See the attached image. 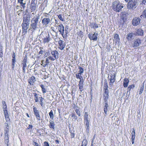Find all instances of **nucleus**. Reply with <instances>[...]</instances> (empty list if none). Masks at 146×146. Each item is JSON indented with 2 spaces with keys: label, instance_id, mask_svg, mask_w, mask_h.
Here are the masks:
<instances>
[{
  "label": "nucleus",
  "instance_id": "nucleus-11",
  "mask_svg": "<svg viewBox=\"0 0 146 146\" xmlns=\"http://www.w3.org/2000/svg\"><path fill=\"white\" fill-rule=\"evenodd\" d=\"M58 30L60 32V34L62 35V36L64 37L63 35L64 33V28L63 25L62 24H60L59 25Z\"/></svg>",
  "mask_w": 146,
  "mask_h": 146
},
{
  "label": "nucleus",
  "instance_id": "nucleus-40",
  "mask_svg": "<svg viewBox=\"0 0 146 146\" xmlns=\"http://www.w3.org/2000/svg\"><path fill=\"white\" fill-rule=\"evenodd\" d=\"M144 86H142L140 88V90L139 93V94H141L143 91Z\"/></svg>",
  "mask_w": 146,
  "mask_h": 146
},
{
  "label": "nucleus",
  "instance_id": "nucleus-26",
  "mask_svg": "<svg viewBox=\"0 0 146 146\" xmlns=\"http://www.w3.org/2000/svg\"><path fill=\"white\" fill-rule=\"evenodd\" d=\"M50 125L49 127L50 128H52L53 129H54V124L53 121L51 120L49 121Z\"/></svg>",
  "mask_w": 146,
  "mask_h": 146
},
{
  "label": "nucleus",
  "instance_id": "nucleus-35",
  "mask_svg": "<svg viewBox=\"0 0 146 146\" xmlns=\"http://www.w3.org/2000/svg\"><path fill=\"white\" fill-rule=\"evenodd\" d=\"M40 86L42 88L43 93H46V90L44 86L42 85H41Z\"/></svg>",
  "mask_w": 146,
  "mask_h": 146
},
{
  "label": "nucleus",
  "instance_id": "nucleus-28",
  "mask_svg": "<svg viewBox=\"0 0 146 146\" xmlns=\"http://www.w3.org/2000/svg\"><path fill=\"white\" fill-rule=\"evenodd\" d=\"M49 114L50 118L52 120L53 119L54 117V115L53 114V111L51 110L50 112L49 113Z\"/></svg>",
  "mask_w": 146,
  "mask_h": 146
},
{
  "label": "nucleus",
  "instance_id": "nucleus-18",
  "mask_svg": "<svg viewBox=\"0 0 146 146\" xmlns=\"http://www.w3.org/2000/svg\"><path fill=\"white\" fill-rule=\"evenodd\" d=\"M36 80L35 77L34 76H32L30 78L29 80V82L30 85H33Z\"/></svg>",
  "mask_w": 146,
  "mask_h": 146
},
{
  "label": "nucleus",
  "instance_id": "nucleus-49",
  "mask_svg": "<svg viewBox=\"0 0 146 146\" xmlns=\"http://www.w3.org/2000/svg\"><path fill=\"white\" fill-rule=\"evenodd\" d=\"M31 8L32 10L34 11L36 7L35 6H32Z\"/></svg>",
  "mask_w": 146,
  "mask_h": 146
},
{
  "label": "nucleus",
  "instance_id": "nucleus-48",
  "mask_svg": "<svg viewBox=\"0 0 146 146\" xmlns=\"http://www.w3.org/2000/svg\"><path fill=\"white\" fill-rule=\"evenodd\" d=\"M51 60H52L53 61H54L56 59L52 57L51 56H50L49 57L47 58Z\"/></svg>",
  "mask_w": 146,
  "mask_h": 146
},
{
  "label": "nucleus",
  "instance_id": "nucleus-56",
  "mask_svg": "<svg viewBox=\"0 0 146 146\" xmlns=\"http://www.w3.org/2000/svg\"><path fill=\"white\" fill-rule=\"evenodd\" d=\"M33 126L32 125H29L28 126V129H31L32 128Z\"/></svg>",
  "mask_w": 146,
  "mask_h": 146
},
{
  "label": "nucleus",
  "instance_id": "nucleus-25",
  "mask_svg": "<svg viewBox=\"0 0 146 146\" xmlns=\"http://www.w3.org/2000/svg\"><path fill=\"white\" fill-rule=\"evenodd\" d=\"M24 63L23 64V71L24 73H25V68L27 66L26 64V59H25V58L23 60Z\"/></svg>",
  "mask_w": 146,
  "mask_h": 146
},
{
  "label": "nucleus",
  "instance_id": "nucleus-29",
  "mask_svg": "<svg viewBox=\"0 0 146 146\" xmlns=\"http://www.w3.org/2000/svg\"><path fill=\"white\" fill-rule=\"evenodd\" d=\"M33 94L34 95V99L35 101V102H37L38 101V94H37L36 93H33Z\"/></svg>",
  "mask_w": 146,
  "mask_h": 146
},
{
  "label": "nucleus",
  "instance_id": "nucleus-42",
  "mask_svg": "<svg viewBox=\"0 0 146 146\" xmlns=\"http://www.w3.org/2000/svg\"><path fill=\"white\" fill-rule=\"evenodd\" d=\"M75 111L77 114L79 116H80V113L79 110L78 109H76L75 110Z\"/></svg>",
  "mask_w": 146,
  "mask_h": 146
},
{
  "label": "nucleus",
  "instance_id": "nucleus-34",
  "mask_svg": "<svg viewBox=\"0 0 146 146\" xmlns=\"http://www.w3.org/2000/svg\"><path fill=\"white\" fill-rule=\"evenodd\" d=\"M114 38L117 41H118L119 40V35L117 34H115V35Z\"/></svg>",
  "mask_w": 146,
  "mask_h": 146
},
{
  "label": "nucleus",
  "instance_id": "nucleus-7",
  "mask_svg": "<svg viewBox=\"0 0 146 146\" xmlns=\"http://www.w3.org/2000/svg\"><path fill=\"white\" fill-rule=\"evenodd\" d=\"M129 3L127 4V7L128 9H135V7L136 5V3L133 1H129Z\"/></svg>",
  "mask_w": 146,
  "mask_h": 146
},
{
  "label": "nucleus",
  "instance_id": "nucleus-6",
  "mask_svg": "<svg viewBox=\"0 0 146 146\" xmlns=\"http://www.w3.org/2000/svg\"><path fill=\"white\" fill-rule=\"evenodd\" d=\"M44 37L42 38V42L45 44L48 43L51 40V38L49 34L44 35Z\"/></svg>",
  "mask_w": 146,
  "mask_h": 146
},
{
  "label": "nucleus",
  "instance_id": "nucleus-24",
  "mask_svg": "<svg viewBox=\"0 0 146 146\" xmlns=\"http://www.w3.org/2000/svg\"><path fill=\"white\" fill-rule=\"evenodd\" d=\"M105 105L104 106V112L106 114H107L108 111V105L107 103V102H105Z\"/></svg>",
  "mask_w": 146,
  "mask_h": 146
},
{
  "label": "nucleus",
  "instance_id": "nucleus-64",
  "mask_svg": "<svg viewBox=\"0 0 146 146\" xmlns=\"http://www.w3.org/2000/svg\"><path fill=\"white\" fill-rule=\"evenodd\" d=\"M80 33H81V34H82V32L81 31H80Z\"/></svg>",
  "mask_w": 146,
  "mask_h": 146
},
{
  "label": "nucleus",
  "instance_id": "nucleus-32",
  "mask_svg": "<svg viewBox=\"0 0 146 146\" xmlns=\"http://www.w3.org/2000/svg\"><path fill=\"white\" fill-rule=\"evenodd\" d=\"M78 68L79 69L78 73L81 75L84 72V69L82 68L80 66H79Z\"/></svg>",
  "mask_w": 146,
  "mask_h": 146
},
{
  "label": "nucleus",
  "instance_id": "nucleus-14",
  "mask_svg": "<svg viewBox=\"0 0 146 146\" xmlns=\"http://www.w3.org/2000/svg\"><path fill=\"white\" fill-rule=\"evenodd\" d=\"M141 44V41L139 39H137L134 40L133 44V46L134 47H136L139 46Z\"/></svg>",
  "mask_w": 146,
  "mask_h": 146
},
{
  "label": "nucleus",
  "instance_id": "nucleus-16",
  "mask_svg": "<svg viewBox=\"0 0 146 146\" xmlns=\"http://www.w3.org/2000/svg\"><path fill=\"white\" fill-rule=\"evenodd\" d=\"M108 90H106L105 91V92L104 93V99L105 102H107V100L108 98Z\"/></svg>",
  "mask_w": 146,
  "mask_h": 146
},
{
  "label": "nucleus",
  "instance_id": "nucleus-59",
  "mask_svg": "<svg viewBox=\"0 0 146 146\" xmlns=\"http://www.w3.org/2000/svg\"><path fill=\"white\" fill-rule=\"evenodd\" d=\"M40 51H41V50H44V49L43 48V47H40Z\"/></svg>",
  "mask_w": 146,
  "mask_h": 146
},
{
  "label": "nucleus",
  "instance_id": "nucleus-55",
  "mask_svg": "<svg viewBox=\"0 0 146 146\" xmlns=\"http://www.w3.org/2000/svg\"><path fill=\"white\" fill-rule=\"evenodd\" d=\"M74 133H71L70 136L71 138H73L74 137Z\"/></svg>",
  "mask_w": 146,
  "mask_h": 146
},
{
  "label": "nucleus",
  "instance_id": "nucleus-27",
  "mask_svg": "<svg viewBox=\"0 0 146 146\" xmlns=\"http://www.w3.org/2000/svg\"><path fill=\"white\" fill-rule=\"evenodd\" d=\"M55 23L54 27H59V25L61 24L59 20H58L56 19L55 20Z\"/></svg>",
  "mask_w": 146,
  "mask_h": 146
},
{
  "label": "nucleus",
  "instance_id": "nucleus-38",
  "mask_svg": "<svg viewBox=\"0 0 146 146\" xmlns=\"http://www.w3.org/2000/svg\"><path fill=\"white\" fill-rule=\"evenodd\" d=\"M69 27L68 26H66L65 27V33L66 35L68 33V29Z\"/></svg>",
  "mask_w": 146,
  "mask_h": 146
},
{
  "label": "nucleus",
  "instance_id": "nucleus-21",
  "mask_svg": "<svg viewBox=\"0 0 146 146\" xmlns=\"http://www.w3.org/2000/svg\"><path fill=\"white\" fill-rule=\"evenodd\" d=\"M144 31L141 29H139L137 31L136 34L137 35L143 36V34Z\"/></svg>",
  "mask_w": 146,
  "mask_h": 146
},
{
  "label": "nucleus",
  "instance_id": "nucleus-46",
  "mask_svg": "<svg viewBox=\"0 0 146 146\" xmlns=\"http://www.w3.org/2000/svg\"><path fill=\"white\" fill-rule=\"evenodd\" d=\"M58 18L61 21H64V18L62 17V16L61 15L58 16Z\"/></svg>",
  "mask_w": 146,
  "mask_h": 146
},
{
  "label": "nucleus",
  "instance_id": "nucleus-23",
  "mask_svg": "<svg viewBox=\"0 0 146 146\" xmlns=\"http://www.w3.org/2000/svg\"><path fill=\"white\" fill-rule=\"evenodd\" d=\"M129 82V80L127 78H125L123 80V86L124 87L126 88L128 85Z\"/></svg>",
  "mask_w": 146,
  "mask_h": 146
},
{
  "label": "nucleus",
  "instance_id": "nucleus-15",
  "mask_svg": "<svg viewBox=\"0 0 146 146\" xmlns=\"http://www.w3.org/2000/svg\"><path fill=\"white\" fill-rule=\"evenodd\" d=\"M58 44L59 45V48L61 50H63L65 46V43L63 41L60 40L58 41Z\"/></svg>",
  "mask_w": 146,
  "mask_h": 146
},
{
  "label": "nucleus",
  "instance_id": "nucleus-2",
  "mask_svg": "<svg viewBox=\"0 0 146 146\" xmlns=\"http://www.w3.org/2000/svg\"><path fill=\"white\" fill-rule=\"evenodd\" d=\"M39 18L38 15H36L33 18L31 21L30 25V29L32 30H35L37 27V26L38 21V19Z\"/></svg>",
  "mask_w": 146,
  "mask_h": 146
},
{
  "label": "nucleus",
  "instance_id": "nucleus-43",
  "mask_svg": "<svg viewBox=\"0 0 146 146\" xmlns=\"http://www.w3.org/2000/svg\"><path fill=\"white\" fill-rule=\"evenodd\" d=\"M108 86L107 83H104V89L105 91H106V90H108Z\"/></svg>",
  "mask_w": 146,
  "mask_h": 146
},
{
  "label": "nucleus",
  "instance_id": "nucleus-8",
  "mask_svg": "<svg viewBox=\"0 0 146 146\" xmlns=\"http://www.w3.org/2000/svg\"><path fill=\"white\" fill-rule=\"evenodd\" d=\"M98 33H94V34L89 33L88 35V36L90 40H93L96 41L97 39Z\"/></svg>",
  "mask_w": 146,
  "mask_h": 146
},
{
  "label": "nucleus",
  "instance_id": "nucleus-31",
  "mask_svg": "<svg viewBox=\"0 0 146 146\" xmlns=\"http://www.w3.org/2000/svg\"><path fill=\"white\" fill-rule=\"evenodd\" d=\"M81 75H80V74H79V73L77 74H76V77L77 78H79L80 79V80H82V77Z\"/></svg>",
  "mask_w": 146,
  "mask_h": 146
},
{
  "label": "nucleus",
  "instance_id": "nucleus-3",
  "mask_svg": "<svg viewBox=\"0 0 146 146\" xmlns=\"http://www.w3.org/2000/svg\"><path fill=\"white\" fill-rule=\"evenodd\" d=\"M113 9L115 11L119 12L121 11L123 6L121 3L117 0L115 1L112 4Z\"/></svg>",
  "mask_w": 146,
  "mask_h": 146
},
{
  "label": "nucleus",
  "instance_id": "nucleus-50",
  "mask_svg": "<svg viewBox=\"0 0 146 146\" xmlns=\"http://www.w3.org/2000/svg\"><path fill=\"white\" fill-rule=\"evenodd\" d=\"M98 26L97 24L96 23H94L93 26V28L94 29L97 28L98 27Z\"/></svg>",
  "mask_w": 146,
  "mask_h": 146
},
{
  "label": "nucleus",
  "instance_id": "nucleus-10",
  "mask_svg": "<svg viewBox=\"0 0 146 146\" xmlns=\"http://www.w3.org/2000/svg\"><path fill=\"white\" fill-rule=\"evenodd\" d=\"M30 15L29 14L25 15L23 17V22L29 23L30 21Z\"/></svg>",
  "mask_w": 146,
  "mask_h": 146
},
{
  "label": "nucleus",
  "instance_id": "nucleus-41",
  "mask_svg": "<svg viewBox=\"0 0 146 146\" xmlns=\"http://www.w3.org/2000/svg\"><path fill=\"white\" fill-rule=\"evenodd\" d=\"M43 100H44L43 98L42 97H41L40 99V101L41 102H40V104L41 106L42 107H43L44 105V103L43 102Z\"/></svg>",
  "mask_w": 146,
  "mask_h": 146
},
{
  "label": "nucleus",
  "instance_id": "nucleus-63",
  "mask_svg": "<svg viewBox=\"0 0 146 146\" xmlns=\"http://www.w3.org/2000/svg\"><path fill=\"white\" fill-rule=\"evenodd\" d=\"M46 54V53L45 54V55H46V56H47V54Z\"/></svg>",
  "mask_w": 146,
  "mask_h": 146
},
{
  "label": "nucleus",
  "instance_id": "nucleus-33",
  "mask_svg": "<svg viewBox=\"0 0 146 146\" xmlns=\"http://www.w3.org/2000/svg\"><path fill=\"white\" fill-rule=\"evenodd\" d=\"M143 17L146 18V9L143 11L142 14L140 16L141 18H142Z\"/></svg>",
  "mask_w": 146,
  "mask_h": 146
},
{
  "label": "nucleus",
  "instance_id": "nucleus-62",
  "mask_svg": "<svg viewBox=\"0 0 146 146\" xmlns=\"http://www.w3.org/2000/svg\"><path fill=\"white\" fill-rule=\"evenodd\" d=\"M43 61H43V60H42V61H41L42 63H43Z\"/></svg>",
  "mask_w": 146,
  "mask_h": 146
},
{
  "label": "nucleus",
  "instance_id": "nucleus-53",
  "mask_svg": "<svg viewBox=\"0 0 146 146\" xmlns=\"http://www.w3.org/2000/svg\"><path fill=\"white\" fill-rule=\"evenodd\" d=\"M132 135H135V131L134 129H133V131L131 133Z\"/></svg>",
  "mask_w": 146,
  "mask_h": 146
},
{
  "label": "nucleus",
  "instance_id": "nucleus-9",
  "mask_svg": "<svg viewBox=\"0 0 146 146\" xmlns=\"http://www.w3.org/2000/svg\"><path fill=\"white\" fill-rule=\"evenodd\" d=\"M140 19L139 18L135 17L132 21V23L133 25L137 26L140 23Z\"/></svg>",
  "mask_w": 146,
  "mask_h": 146
},
{
  "label": "nucleus",
  "instance_id": "nucleus-60",
  "mask_svg": "<svg viewBox=\"0 0 146 146\" xmlns=\"http://www.w3.org/2000/svg\"><path fill=\"white\" fill-rule=\"evenodd\" d=\"M131 0H125V1L127 2H128V1H131Z\"/></svg>",
  "mask_w": 146,
  "mask_h": 146
},
{
  "label": "nucleus",
  "instance_id": "nucleus-39",
  "mask_svg": "<svg viewBox=\"0 0 146 146\" xmlns=\"http://www.w3.org/2000/svg\"><path fill=\"white\" fill-rule=\"evenodd\" d=\"M133 34L132 33H129L127 35V39L128 40H131L132 36Z\"/></svg>",
  "mask_w": 146,
  "mask_h": 146
},
{
  "label": "nucleus",
  "instance_id": "nucleus-52",
  "mask_svg": "<svg viewBox=\"0 0 146 146\" xmlns=\"http://www.w3.org/2000/svg\"><path fill=\"white\" fill-rule=\"evenodd\" d=\"M44 50H41L38 53L39 54H41V55L44 52Z\"/></svg>",
  "mask_w": 146,
  "mask_h": 146
},
{
  "label": "nucleus",
  "instance_id": "nucleus-17",
  "mask_svg": "<svg viewBox=\"0 0 146 146\" xmlns=\"http://www.w3.org/2000/svg\"><path fill=\"white\" fill-rule=\"evenodd\" d=\"M51 53L53 57L56 59L58 58V53L57 51L56 50L52 51Z\"/></svg>",
  "mask_w": 146,
  "mask_h": 146
},
{
  "label": "nucleus",
  "instance_id": "nucleus-5",
  "mask_svg": "<svg viewBox=\"0 0 146 146\" xmlns=\"http://www.w3.org/2000/svg\"><path fill=\"white\" fill-rule=\"evenodd\" d=\"M29 23L26 22H23L22 25V34L25 35L27 32V30L29 28Z\"/></svg>",
  "mask_w": 146,
  "mask_h": 146
},
{
  "label": "nucleus",
  "instance_id": "nucleus-12",
  "mask_svg": "<svg viewBox=\"0 0 146 146\" xmlns=\"http://www.w3.org/2000/svg\"><path fill=\"white\" fill-rule=\"evenodd\" d=\"M111 78L110 79V86L113 85V83L115 82V75L113 73V74H111Z\"/></svg>",
  "mask_w": 146,
  "mask_h": 146
},
{
  "label": "nucleus",
  "instance_id": "nucleus-20",
  "mask_svg": "<svg viewBox=\"0 0 146 146\" xmlns=\"http://www.w3.org/2000/svg\"><path fill=\"white\" fill-rule=\"evenodd\" d=\"M83 80H80L79 82L78 86L79 89L81 92H82L83 90Z\"/></svg>",
  "mask_w": 146,
  "mask_h": 146
},
{
  "label": "nucleus",
  "instance_id": "nucleus-44",
  "mask_svg": "<svg viewBox=\"0 0 146 146\" xmlns=\"http://www.w3.org/2000/svg\"><path fill=\"white\" fill-rule=\"evenodd\" d=\"M134 87V85H130L129 86V87L127 88V89L129 91H130L131 88H133Z\"/></svg>",
  "mask_w": 146,
  "mask_h": 146
},
{
  "label": "nucleus",
  "instance_id": "nucleus-61",
  "mask_svg": "<svg viewBox=\"0 0 146 146\" xmlns=\"http://www.w3.org/2000/svg\"><path fill=\"white\" fill-rule=\"evenodd\" d=\"M27 117H29V114H27Z\"/></svg>",
  "mask_w": 146,
  "mask_h": 146
},
{
  "label": "nucleus",
  "instance_id": "nucleus-22",
  "mask_svg": "<svg viewBox=\"0 0 146 146\" xmlns=\"http://www.w3.org/2000/svg\"><path fill=\"white\" fill-rule=\"evenodd\" d=\"M15 53L14 52L13 53V54L12 55V57L13 59H12V68H13L15 66V63L16 62L15 60Z\"/></svg>",
  "mask_w": 146,
  "mask_h": 146
},
{
  "label": "nucleus",
  "instance_id": "nucleus-45",
  "mask_svg": "<svg viewBox=\"0 0 146 146\" xmlns=\"http://www.w3.org/2000/svg\"><path fill=\"white\" fill-rule=\"evenodd\" d=\"M72 117L73 118V119H74L75 121L77 119V117L75 114H72Z\"/></svg>",
  "mask_w": 146,
  "mask_h": 146
},
{
  "label": "nucleus",
  "instance_id": "nucleus-13",
  "mask_svg": "<svg viewBox=\"0 0 146 146\" xmlns=\"http://www.w3.org/2000/svg\"><path fill=\"white\" fill-rule=\"evenodd\" d=\"M33 112L37 119L40 120V115L38 111L37 110L36 107L33 108Z\"/></svg>",
  "mask_w": 146,
  "mask_h": 146
},
{
  "label": "nucleus",
  "instance_id": "nucleus-47",
  "mask_svg": "<svg viewBox=\"0 0 146 146\" xmlns=\"http://www.w3.org/2000/svg\"><path fill=\"white\" fill-rule=\"evenodd\" d=\"M135 139V135H132V137H131L132 143L133 144L134 143Z\"/></svg>",
  "mask_w": 146,
  "mask_h": 146
},
{
  "label": "nucleus",
  "instance_id": "nucleus-54",
  "mask_svg": "<svg viewBox=\"0 0 146 146\" xmlns=\"http://www.w3.org/2000/svg\"><path fill=\"white\" fill-rule=\"evenodd\" d=\"M33 144L35 146H40L37 143L35 142H33Z\"/></svg>",
  "mask_w": 146,
  "mask_h": 146
},
{
  "label": "nucleus",
  "instance_id": "nucleus-19",
  "mask_svg": "<svg viewBox=\"0 0 146 146\" xmlns=\"http://www.w3.org/2000/svg\"><path fill=\"white\" fill-rule=\"evenodd\" d=\"M50 21V19L49 18H44L42 20V23L45 25H47Z\"/></svg>",
  "mask_w": 146,
  "mask_h": 146
},
{
  "label": "nucleus",
  "instance_id": "nucleus-30",
  "mask_svg": "<svg viewBox=\"0 0 146 146\" xmlns=\"http://www.w3.org/2000/svg\"><path fill=\"white\" fill-rule=\"evenodd\" d=\"M23 0H18V2L20 3L21 5L24 8L25 7V3H23Z\"/></svg>",
  "mask_w": 146,
  "mask_h": 146
},
{
  "label": "nucleus",
  "instance_id": "nucleus-51",
  "mask_svg": "<svg viewBox=\"0 0 146 146\" xmlns=\"http://www.w3.org/2000/svg\"><path fill=\"white\" fill-rule=\"evenodd\" d=\"M44 146H49L48 143L46 142H44Z\"/></svg>",
  "mask_w": 146,
  "mask_h": 146
},
{
  "label": "nucleus",
  "instance_id": "nucleus-1",
  "mask_svg": "<svg viewBox=\"0 0 146 146\" xmlns=\"http://www.w3.org/2000/svg\"><path fill=\"white\" fill-rule=\"evenodd\" d=\"M3 104V108L4 109V113L5 117V119L7 123H5V125L6 127L5 128V136L4 137V139L5 143L7 144V146L8 145L9 140V115L7 109V106L6 105L5 102L4 101L2 102Z\"/></svg>",
  "mask_w": 146,
  "mask_h": 146
},
{
  "label": "nucleus",
  "instance_id": "nucleus-57",
  "mask_svg": "<svg viewBox=\"0 0 146 146\" xmlns=\"http://www.w3.org/2000/svg\"><path fill=\"white\" fill-rule=\"evenodd\" d=\"M142 3L143 4H145L146 3V0H143Z\"/></svg>",
  "mask_w": 146,
  "mask_h": 146
},
{
  "label": "nucleus",
  "instance_id": "nucleus-37",
  "mask_svg": "<svg viewBox=\"0 0 146 146\" xmlns=\"http://www.w3.org/2000/svg\"><path fill=\"white\" fill-rule=\"evenodd\" d=\"M87 143V141L86 140H84L82 142V145H83V146H86Z\"/></svg>",
  "mask_w": 146,
  "mask_h": 146
},
{
  "label": "nucleus",
  "instance_id": "nucleus-4",
  "mask_svg": "<svg viewBox=\"0 0 146 146\" xmlns=\"http://www.w3.org/2000/svg\"><path fill=\"white\" fill-rule=\"evenodd\" d=\"M84 123L86 126V131H88L90 116L88 115V112H85L84 113Z\"/></svg>",
  "mask_w": 146,
  "mask_h": 146
},
{
  "label": "nucleus",
  "instance_id": "nucleus-36",
  "mask_svg": "<svg viewBox=\"0 0 146 146\" xmlns=\"http://www.w3.org/2000/svg\"><path fill=\"white\" fill-rule=\"evenodd\" d=\"M49 63V59L48 58H46V60L45 62V64H44L43 65V66L44 67H45L46 65H47Z\"/></svg>",
  "mask_w": 146,
  "mask_h": 146
},
{
  "label": "nucleus",
  "instance_id": "nucleus-58",
  "mask_svg": "<svg viewBox=\"0 0 146 146\" xmlns=\"http://www.w3.org/2000/svg\"><path fill=\"white\" fill-rule=\"evenodd\" d=\"M55 142L56 144H59V141L57 140H55Z\"/></svg>",
  "mask_w": 146,
  "mask_h": 146
}]
</instances>
